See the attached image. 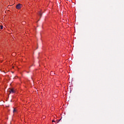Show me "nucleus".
<instances>
[{
  "label": "nucleus",
  "instance_id": "f257e3e1",
  "mask_svg": "<svg viewBox=\"0 0 124 124\" xmlns=\"http://www.w3.org/2000/svg\"><path fill=\"white\" fill-rule=\"evenodd\" d=\"M16 8V9H21V8H22V4H17Z\"/></svg>",
  "mask_w": 124,
  "mask_h": 124
},
{
  "label": "nucleus",
  "instance_id": "f03ea898",
  "mask_svg": "<svg viewBox=\"0 0 124 124\" xmlns=\"http://www.w3.org/2000/svg\"><path fill=\"white\" fill-rule=\"evenodd\" d=\"M9 92L10 93H16L15 91L14 90V89H13V88L10 89L9 90Z\"/></svg>",
  "mask_w": 124,
  "mask_h": 124
},
{
  "label": "nucleus",
  "instance_id": "7ed1b4c3",
  "mask_svg": "<svg viewBox=\"0 0 124 124\" xmlns=\"http://www.w3.org/2000/svg\"><path fill=\"white\" fill-rule=\"evenodd\" d=\"M17 110H16V108H14V110H13V113H15V112H16Z\"/></svg>",
  "mask_w": 124,
  "mask_h": 124
},
{
  "label": "nucleus",
  "instance_id": "20e7f679",
  "mask_svg": "<svg viewBox=\"0 0 124 124\" xmlns=\"http://www.w3.org/2000/svg\"><path fill=\"white\" fill-rule=\"evenodd\" d=\"M0 29L1 30H2V29H3V26L2 25L0 26Z\"/></svg>",
  "mask_w": 124,
  "mask_h": 124
},
{
  "label": "nucleus",
  "instance_id": "39448f33",
  "mask_svg": "<svg viewBox=\"0 0 124 124\" xmlns=\"http://www.w3.org/2000/svg\"><path fill=\"white\" fill-rule=\"evenodd\" d=\"M39 15H40V16H42V14L41 13H39Z\"/></svg>",
  "mask_w": 124,
  "mask_h": 124
},
{
  "label": "nucleus",
  "instance_id": "423d86ee",
  "mask_svg": "<svg viewBox=\"0 0 124 124\" xmlns=\"http://www.w3.org/2000/svg\"><path fill=\"white\" fill-rule=\"evenodd\" d=\"M62 120V119H60L58 121H57V124H58V123L60 122V121H61Z\"/></svg>",
  "mask_w": 124,
  "mask_h": 124
},
{
  "label": "nucleus",
  "instance_id": "0eeeda50",
  "mask_svg": "<svg viewBox=\"0 0 124 124\" xmlns=\"http://www.w3.org/2000/svg\"><path fill=\"white\" fill-rule=\"evenodd\" d=\"M52 123H55V121L54 120H52Z\"/></svg>",
  "mask_w": 124,
  "mask_h": 124
},
{
  "label": "nucleus",
  "instance_id": "6e6552de",
  "mask_svg": "<svg viewBox=\"0 0 124 124\" xmlns=\"http://www.w3.org/2000/svg\"><path fill=\"white\" fill-rule=\"evenodd\" d=\"M25 23H26V22H22V24H25Z\"/></svg>",
  "mask_w": 124,
  "mask_h": 124
},
{
  "label": "nucleus",
  "instance_id": "1a4fd4ad",
  "mask_svg": "<svg viewBox=\"0 0 124 124\" xmlns=\"http://www.w3.org/2000/svg\"><path fill=\"white\" fill-rule=\"evenodd\" d=\"M33 66V65H32L31 66Z\"/></svg>",
  "mask_w": 124,
  "mask_h": 124
}]
</instances>
